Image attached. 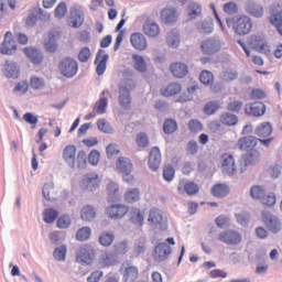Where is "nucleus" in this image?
<instances>
[{"label": "nucleus", "mask_w": 282, "mask_h": 282, "mask_svg": "<svg viewBox=\"0 0 282 282\" xmlns=\"http://www.w3.org/2000/svg\"><path fill=\"white\" fill-rule=\"evenodd\" d=\"M161 20L164 23H175L177 21V11L169 8L163 9L161 11Z\"/></svg>", "instance_id": "30"}, {"label": "nucleus", "mask_w": 282, "mask_h": 282, "mask_svg": "<svg viewBox=\"0 0 282 282\" xmlns=\"http://www.w3.org/2000/svg\"><path fill=\"white\" fill-rule=\"evenodd\" d=\"M99 263L101 268H111V265L116 263V261L113 260V254L109 252H104L101 254Z\"/></svg>", "instance_id": "50"}, {"label": "nucleus", "mask_w": 282, "mask_h": 282, "mask_svg": "<svg viewBox=\"0 0 282 282\" xmlns=\"http://www.w3.org/2000/svg\"><path fill=\"white\" fill-rule=\"evenodd\" d=\"M188 129L192 131V133H199L204 131V124L197 119H192L188 122Z\"/></svg>", "instance_id": "56"}, {"label": "nucleus", "mask_w": 282, "mask_h": 282, "mask_svg": "<svg viewBox=\"0 0 282 282\" xmlns=\"http://www.w3.org/2000/svg\"><path fill=\"white\" fill-rule=\"evenodd\" d=\"M245 10L249 17H253L254 19H261L265 14L263 7L252 1L247 2Z\"/></svg>", "instance_id": "21"}, {"label": "nucleus", "mask_w": 282, "mask_h": 282, "mask_svg": "<svg viewBox=\"0 0 282 282\" xmlns=\"http://www.w3.org/2000/svg\"><path fill=\"white\" fill-rule=\"evenodd\" d=\"M43 196L47 202H54L56 199V187L54 184H45L43 187Z\"/></svg>", "instance_id": "45"}, {"label": "nucleus", "mask_w": 282, "mask_h": 282, "mask_svg": "<svg viewBox=\"0 0 282 282\" xmlns=\"http://www.w3.org/2000/svg\"><path fill=\"white\" fill-rule=\"evenodd\" d=\"M97 127L99 131H102L104 133H111V131H113L111 124L106 119H99L97 121Z\"/></svg>", "instance_id": "60"}, {"label": "nucleus", "mask_w": 282, "mask_h": 282, "mask_svg": "<svg viewBox=\"0 0 282 282\" xmlns=\"http://www.w3.org/2000/svg\"><path fill=\"white\" fill-rule=\"evenodd\" d=\"M230 193V187L226 184H216L212 188V194L214 197H226Z\"/></svg>", "instance_id": "40"}, {"label": "nucleus", "mask_w": 282, "mask_h": 282, "mask_svg": "<svg viewBox=\"0 0 282 282\" xmlns=\"http://www.w3.org/2000/svg\"><path fill=\"white\" fill-rule=\"evenodd\" d=\"M226 24L232 28L237 36H246L252 32L253 23L252 18L241 14L226 19Z\"/></svg>", "instance_id": "1"}, {"label": "nucleus", "mask_w": 282, "mask_h": 282, "mask_svg": "<svg viewBox=\"0 0 282 282\" xmlns=\"http://www.w3.org/2000/svg\"><path fill=\"white\" fill-rule=\"evenodd\" d=\"M251 100H264L268 98V93L261 88H254L250 94Z\"/></svg>", "instance_id": "57"}, {"label": "nucleus", "mask_w": 282, "mask_h": 282, "mask_svg": "<svg viewBox=\"0 0 282 282\" xmlns=\"http://www.w3.org/2000/svg\"><path fill=\"white\" fill-rule=\"evenodd\" d=\"M130 221L134 224V226L142 227L144 225V213L139 208H134L131 210Z\"/></svg>", "instance_id": "39"}, {"label": "nucleus", "mask_w": 282, "mask_h": 282, "mask_svg": "<svg viewBox=\"0 0 282 282\" xmlns=\"http://www.w3.org/2000/svg\"><path fill=\"white\" fill-rule=\"evenodd\" d=\"M30 84L32 89H43L45 87V80L36 76L31 77Z\"/></svg>", "instance_id": "63"}, {"label": "nucleus", "mask_w": 282, "mask_h": 282, "mask_svg": "<svg viewBox=\"0 0 282 282\" xmlns=\"http://www.w3.org/2000/svg\"><path fill=\"white\" fill-rule=\"evenodd\" d=\"M259 144V139L254 135L242 137L238 140L237 147L240 151H254Z\"/></svg>", "instance_id": "12"}, {"label": "nucleus", "mask_w": 282, "mask_h": 282, "mask_svg": "<svg viewBox=\"0 0 282 282\" xmlns=\"http://www.w3.org/2000/svg\"><path fill=\"white\" fill-rule=\"evenodd\" d=\"M262 220L264 221L265 226L269 227L271 232H279L281 230V221L279 218L268 212L262 213Z\"/></svg>", "instance_id": "17"}, {"label": "nucleus", "mask_w": 282, "mask_h": 282, "mask_svg": "<svg viewBox=\"0 0 282 282\" xmlns=\"http://www.w3.org/2000/svg\"><path fill=\"white\" fill-rule=\"evenodd\" d=\"M182 93V85L180 83H171L165 88L161 89V96L171 98V96H177Z\"/></svg>", "instance_id": "25"}, {"label": "nucleus", "mask_w": 282, "mask_h": 282, "mask_svg": "<svg viewBox=\"0 0 282 282\" xmlns=\"http://www.w3.org/2000/svg\"><path fill=\"white\" fill-rule=\"evenodd\" d=\"M106 193L110 199H116L120 195V185L116 182H110L106 185Z\"/></svg>", "instance_id": "43"}, {"label": "nucleus", "mask_w": 282, "mask_h": 282, "mask_svg": "<svg viewBox=\"0 0 282 282\" xmlns=\"http://www.w3.org/2000/svg\"><path fill=\"white\" fill-rule=\"evenodd\" d=\"M218 241L226 246H239L243 241V236L235 229H227L218 235Z\"/></svg>", "instance_id": "5"}, {"label": "nucleus", "mask_w": 282, "mask_h": 282, "mask_svg": "<svg viewBox=\"0 0 282 282\" xmlns=\"http://www.w3.org/2000/svg\"><path fill=\"white\" fill-rule=\"evenodd\" d=\"M171 252H173L171 246H169L166 242H161L155 246L153 257L155 261H165V259H169Z\"/></svg>", "instance_id": "15"}, {"label": "nucleus", "mask_w": 282, "mask_h": 282, "mask_svg": "<svg viewBox=\"0 0 282 282\" xmlns=\"http://www.w3.org/2000/svg\"><path fill=\"white\" fill-rule=\"evenodd\" d=\"M53 257L56 261H65L67 257V247L65 245L55 248L53 251Z\"/></svg>", "instance_id": "53"}, {"label": "nucleus", "mask_w": 282, "mask_h": 282, "mask_svg": "<svg viewBox=\"0 0 282 282\" xmlns=\"http://www.w3.org/2000/svg\"><path fill=\"white\" fill-rule=\"evenodd\" d=\"M130 43L137 52H144L149 47V43L147 42V37L141 32L132 33L130 36Z\"/></svg>", "instance_id": "13"}, {"label": "nucleus", "mask_w": 282, "mask_h": 282, "mask_svg": "<svg viewBox=\"0 0 282 282\" xmlns=\"http://www.w3.org/2000/svg\"><path fill=\"white\" fill-rule=\"evenodd\" d=\"M124 23H127V21L122 19L116 26V32H119V33L117 35L116 43L113 46L115 52H118L120 50V46L122 45V41H124V31H120L122 30V28H124Z\"/></svg>", "instance_id": "32"}, {"label": "nucleus", "mask_w": 282, "mask_h": 282, "mask_svg": "<svg viewBox=\"0 0 282 282\" xmlns=\"http://www.w3.org/2000/svg\"><path fill=\"white\" fill-rule=\"evenodd\" d=\"M123 200L126 204H135L140 202V188L134 187L127 189L123 194Z\"/></svg>", "instance_id": "28"}, {"label": "nucleus", "mask_w": 282, "mask_h": 282, "mask_svg": "<svg viewBox=\"0 0 282 282\" xmlns=\"http://www.w3.org/2000/svg\"><path fill=\"white\" fill-rule=\"evenodd\" d=\"M17 52V42H14V37L12 32L8 31L4 34V40L0 46V54H6L7 56H12Z\"/></svg>", "instance_id": "9"}, {"label": "nucleus", "mask_w": 282, "mask_h": 282, "mask_svg": "<svg viewBox=\"0 0 282 282\" xmlns=\"http://www.w3.org/2000/svg\"><path fill=\"white\" fill-rule=\"evenodd\" d=\"M119 102L123 109H129V107H131V95L126 87L120 88Z\"/></svg>", "instance_id": "36"}, {"label": "nucleus", "mask_w": 282, "mask_h": 282, "mask_svg": "<svg viewBox=\"0 0 282 282\" xmlns=\"http://www.w3.org/2000/svg\"><path fill=\"white\" fill-rule=\"evenodd\" d=\"M58 69L65 78H74L78 74V61L74 57L66 56L58 62Z\"/></svg>", "instance_id": "2"}, {"label": "nucleus", "mask_w": 282, "mask_h": 282, "mask_svg": "<svg viewBox=\"0 0 282 282\" xmlns=\"http://www.w3.org/2000/svg\"><path fill=\"white\" fill-rule=\"evenodd\" d=\"M148 221H150L152 226H162V223L164 221V216L162 215V210L151 209Z\"/></svg>", "instance_id": "35"}, {"label": "nucleus", "mask_w": 282, "mask_h": 282, "mask_svg": "<svg viewBox=\"0 0 282 282\" xmlns=\"http://www.w3.org/2000/svg\"><path fill=\"white\" fill-rule=\"evenodd\" d=\"M248 45L256 52H259V54H265L267 56L271 54L270 44H268L265 36L261 33L252 34L248 39Z\"/></svg>", "instance_id": "4"}, {"label": "nucleus", "mask_w": 282, "mask_h": 282, "mask_svg": "<svg viewBox=\"0 0 282 282\" xmlns=\"http://www.w3.org/2000/svg\"><path fill=\"white\" fill-rule=\"evenodd\" d=\"M83 221H94L96 219V209L93 206L86 205L80 210Z\"/></svg>", "instance_id": "38"}, {"label": "nucleus", "mask_w": 282, "mask_h": 282, "mask_svg": "<svg viewBox=\"0 0 282 282\" xmlns=\"http://www.w3.org/2000/svg\"><path fill=\"white\" fill-rule=\"evenodd\" d=\"M63 158L68 166L74 169V166H76V147L67 145L63 151Z\"/></svg>", "instance_id": "23"}, {"label": "nucleus", "mask_w": 282, "mask_h": 282, "mask_svg": "<svg viewBox=\"0 0 282 282\" xmlns=\"http://www.w3.org/2000/svg\"><path fill=\"white\" fill-rule=\"evenodd\" d=\"M170 69L175 78H184L188 74V66L181 62L171 64Z\"/></svg>", "instance_id": "22"}, {"label": "nucleus", "mask_w": 282, "mask_h": 282, "mask_svg": "<svg viewBox=\"0 0 282 282\" xmlns=\"http://www.w3.org/2000/svg\"><path fill=\"white\" fill-rule=\"evenodd\" d=\"M263 206H274L276 204V195L274 193L264 194L260 200Z\"/></svg>", "instance_id": "58"}, {"label": "nucleus", "mask_w": 282, "mask_h": 282, "mask_svg": "<svg viewBox=\"0 0 282 282\" xmlns=\"http://www.w3.org/2000/svg\"><path fill=\"white\" fill-rule=\"evenodd\" d=\"M61 39V32L58 31H51L48 33V37L44 40V47L46 52L54 53L56 50H58V44H56V41Z\"/></svg>", "instance_id": "19"}, {"label": "nucleus", "mask_w": 282, "mask_h": 282, "mask_svg": "<svg viewBox=\"0 0 282 282\" xmlns=\"http://www.w3.org/2000/svg\"><path fill=\"white\" fill-rule=\"evenodd\" d=\"M116 165L119 173H122L127 184H133V182H135V177L131 174L133 173V163H131V159L121 156L117 160Z\"/></svg>", "instance_id": "3"}, {"label": "nucleus", "mask_w": 282, "mask_h": 282, "mask_svg": "<svg viewBox=\"0 0 282 282\" xmlns=\"http://www.w3.org/2000/svg\"><path fill=\"white\" fill-rule=\"evenodd\" d=\"M89 237H91V228H89V227H83V228L78 229V231L76 234L77 241H87V239H89Z\"/></svg>", "instance_id": "55"}, {"label": "nucleus", "mask_w": 282, "mask_h": 282, "mask_svg": "<svg viewBox=\"0 0 282 282\" xmlns=\"http://www.w3.org/2000/svg\"><path fill=\"white\" fill-rule=\"evenodd\" d=\"M269 22L273 28H275L276 32L282 36V15L281 13L272 14L269 18Z\"/></svg>", "instance_id": "47"}, {"label": "nucleus", "mask_w": 282, "mask_h": 282, "mask_svg": "<svg viewBox=\"0 0 282 282\" xmlns=\"http://www.w3.org/2000/svg\"><path fill=\"white\" fill-rule=\"evenodd\" d=\"M242 107L243 102L239 100H232L227 104L228 111H231L232 113H239Z\"/></svg>", "instance_id": "59"}, {"label": "nucleus", "mask_w": 282, "mask_h": 282, "mask_svg": "<svg viewBox=\"0 0 282 282\" xmlns=\"http://www.w3.org/2000/svg\"><path fill=\"white\" fill-rule=\"evenodd\" d=\"M45 224H54L58 218V212L53 208H47L43 213Z\"/></svg>", "instance_id": "49"}, {"label": "nucleus", "mask_w": 282, "mask_h": 282, "mask_svg": "<svg viewBox=\"0 0 282 282\" xmlns=\"http://www.w3.org/2000/svg\"><path fill=\"white\" fill-rule=\"evenodd\" d=\"M199 80L200 83H203V85H210V83L215 80V77L213 76V73L208 70H203L200 73Z\"/></svg>", "instance_id": "62"}, {"label": "nucleus", "mask_w": 282, "mask_h": 282, "mask_svg": "<svg viewBox=\"0 0 282 282\" xmlns=\"http://www.w3.org/2000/svg\"><path fill=\"white\" fill-rule=\"evenodd\" d=\"M142 32L145 34V36H148V39H158L162 30L155 20L148 19L142 25Z\"/></svg>", "instance_id": "10"}, {"label": "nucleus", "mask_w": 282, "mask_h": 282, "mask_svg": "<svg viewBox=\"0 0 282 282\" xmlns=\"http://www.w3.org/2000/svg\"><path fill=\"white\" fill-rule=\"evenodd\" d=\"M107 111V98L101 97L95 105L93 113L88 115L86 118H96V116H102Z\"/></svg>", "instance_id": "26"}, {"label": "nucleus", "mask_w": 282, "mask_h": 282, "mask_svg": "<svg viewBox=\"0 0 282 282\" xmlns=\"http://www.w3.org/2000/svg\"><path fill=\"white\" fill-rule=\"evenodd\" d=\"M178 193H186L189 196L197 195L199 193V185L191 181H180L177 186Z\"/></svg>", "instance_id": "16"}, {"label": "nucleus", "mask_w": 282, "mask_h": 282, "mask_svg": "<svg viewBox=\"0 0 282 282\" xmlns=\"http://www.w3.org/2000/svg\"><path fill=\"white\" fill-rule=\"evenodd\" d=\"M113 239H116V236L112 232H104L99 237V243L107 248L113 243Z\"/></svg>", "instance_id": "52"}, {"label": "nucleus", "mask_w": 282, "mask_h": 282, "mask_svg": "<svg viewBox=\"0 0 282 282\" xmlns=\"http://www.w3.org/2000/svg\"><path fill=\"white\" fill-rule=\"evenodd\" d=\"M250 113L254 118H261V116L265 115V104L261 101H256L250 106Z\"/></svg>", "instance_id": "37"}, {"label": "nucleus", "mask_w": 282, "mask_h": 282, "mask_svg": "<svg viewBox=\"0 0 282 282\" xmlns=\"http://www.w3.org/2000/svg\"><path fill=\"white\" fill-rule=\"evenodd\" d=\"M250 195L252 199H258L261 202L262 197L265 195V188L261 185L252 186L250 189Z\"/></svg>", "instance_id": "51"}, {"label": "nucleus", "mask_w": 282, "mask_h": 282, "mask_svg": "<svg viewBox=\"0 0 282 282\" xmlns=\"http://www.w3.org/2000/svg\"><path fill=\"white\" fill-rule=\"evenodd\" d=\"M164 133L171 134L177 131V122L173 119H166L163 124Z\"/></svg>", "instance_id": "54"}, {"label": "nucleus", "mask_w": 282, "mask_h": 282, "mask_svg": "<svg viewBox=\"0 0 282 282\" xmlns=\"http://www.w3.org/2000/svg\"><path fill=\"white\" fill-rule=\"evenodd\" d=\"M221 160L223 173H226V175H235V172L237 171V163H235V156H232V154L225 153L223 154Z\"/></svg>", "instance_id": "14"}, {"label": "nucleus", "mask_w": 282, "mask_h": 282, "mask_svg": "<svg viewBox=\"0 0 282 282\" xmlns=\"http://www.w3.org/2000/svg\"><path fill=\"white\" fill-rule=\"evenodd\" d=\"M256 135L258 138H270L272 135V123L262 122L256 128Z\"/></svg>", "instance_id": "29"}, {"label": "nucleus", "mask_w": 282, "mask_h": 282, "mask_svg": "<svg viewBox=\"0 0 282 282\" xmlns=\"http://www.w3.org/2000/svg\"><path fill=\"white\" fill-rule=\"evenodd\" d=\"M200 48L203 54L213 55L217 54L221 50V42L217 39H208L202 42Z\"/></svg>", "instance_id": "11"}, {"label": "nucleus", "mask_w": 282, "mask_h": 282, "mask_svg": "<svg viewBox=\"0 0 282 282\" xmlns=\"http://www.w3.org/2000/svg\"><path fill=\"white\" fill-rule=\"evenodd\" d=\"M122 273V282H137L140 276V270L130 261L123 262L120 268Z\"/></svg>", "instance_id": "6"}, {"label": "nucleus", "mask_w": 282, "mask_h": 282, "mask_svg": "<svg viewBox=\"0 0 282 282\" xmlns=\"http://www.w3.org/2000/svg\"><path fill=\"white\" fill-rule=\"evenodd\" d=\"M220 78L224 83H232V80L239 78V73L235 68H227L223 70Z\"/></svg>", "instance_id": "41"}, {"label": "nucleus", "mask_w": 282, "mask_h": 282, "mask_svg": "<svg viewBox=\"0 0 282 282\" xmlns=\"http://www.w3.org/2000/svg\"><path fill=\"white\" fill-rule=\"evenodd\" d=\"M67 14V3L59 2L55 8V17L56 19H63Z\"/></svg>", "instance_id": "61"}, {"label": "nucleus", "mask_w": 282, "mask_h": 282, "mask_svg": "<svg viewBox=\"0 0 282 282\" xmlns=\"http://www.w3.org/2000/svg\"><path fill=\"white\" fill-rule=\"evenodd\" d=\"M220 107H221V104H219V101L212 100L205 105L204 113L206 116H213V115L217 113V111H219Z\"/></svg>", "instance_id": "44"}, {"label": "nucleus", "mask_w": 282, "mask_h": 282, "mask_svg": "<svg viewBox=\"0 0 282 282\" xmlns=\"http://www.w3.org/2000/svg\"><path fill=\"white\" fill-rule=\"evenodd\" d=\"M220 124H224L225 127H235L237 122H239V119L237 116L230 113V112H223L219 117Z\"/></svg>", "instance_id": "34"}, {"label": "nucleus", "mask_w": 282, "mask_h": 282, "mask_svg": "<svg viewBox=\"0 0 282 282\" xmlns=\"http://www.w3.org/2000/svg\"><path fill=\"white\" fill-rule=\"evenodd\" d=\"M187 14L189 19H197L202 15V6L197 2H189L187 6Z\"/></svg>", "instance_id": "42"}, {"label": "nucleus", "mask_w": 282, "mask_h": 282, "mask_svg": "<svg viewBox=\"0 0 282 282\" xmlns=\"http://www.w3.org/2000/svg\"><path fill=\"white\" fill-rule=\"evenodd\" d=\"M160 164H162V152H160V148L153 147L149 155V167L151 171H158Z\"/></svg>", "instance_id": "18"}, {"label": "nucleus", "mask_w": 282, "mask_h": 282, "mask_svg": "<svg viewBox=\"0 0 282 282\" xmlns=\"http://www.w3.org/2000/svg\"><path fill=\"white\" fill-rule=\"evenodd\" d=\"M70 23L73 28H80L85 23V15L78 9H74L70 12Z\"/></svg>", "instance_id": "33"}, {"label": "nucleus", "mask_w": 282, "mask_h": 282, "mask_svg": "<svg viewBox=\"0 0 282 282\" xmlns=\"http://www.w3.org/2000/svg\"><path fill=\"white\" fill-rule=\"evenodd\" d=\"M96 257V250L91 248L89 245H85L80 247L78 252L76 253L77 263H85L86 265H91L94 263V259Z\"/></svg>", "instance_id": "8"}, {"label": "nucleus", "mask_w": 282, "mask_h": 282, "mask_svg": "<svg viewBox=\"0 0 282 282\" xmlns=\"http://www.w3.org/2000/svg\"><path fill=\"white\" fill-rule=\"evenodd\" d=\"M132 59L134 61V69L144 74V72H147V62L144 61V57L134 54L132 55Z\"/></svg>", "instance_id": "46"}, {"label": "nucleus", "mask_w": 282, "mask_h": 282, "mask_svg": "<svg viewBox=\"0 0 282 282\" xmlns=\"http://www.w3.org/2000/svg\"><path fill=\"white\" fill-rule=\"evenodd\" d=\"M129 206L124 204H112L106 207V215L109 219L120 220L129 215Z\"/></svg>", "instance_id": "7"}, {"label": "nucleus", "mask_w": 282, "mask_h": 282, "mask_svg": "<svg viewBox=\"0 0 282 282\" xmlns=\"http://www.w3.org/2000/svg\"><path fill=\"white\" fill-rule=\"evenodd\" d=\"M135 142L138 147H140L141 149H144L149 147V137L147 135V133L141 132L137 135Z\"/></svg>", "instance_id": "64"}, {"label": "nucleus", "mask_w": 282, "mask_h": 282, "mask_svg": "<svg viewBox=\"0 0 282 282\" xmlns=\"http://www.w3.org/2000/svg\"><path fill=\"white\" fill-rule=\"evenodd\" d=\"M107 61H109V55H107L105 51L99 50L95 59V64L97 65L96 72L98 76H102L107 70Z\"/></svg>", "instance_id": "20"}, {"label": "nucleus", "mask_w": 282, "mask_h": 282, "mask_svg": "<svg viewBox=\"0 0 282 282\" xmlns=\"http://www.w3.org/2000/svg\"><path fill=\"white\" fill-rule=\"evenodd\" d=\"M167 45L170 47H178L180 46V33L176 30L170 31L167 33Z\"/></svg>", "instance_id": "48"}, {"label": "nucleus", "mask_w": 282, "mask_h": 282, "mask_svg": "<svg viewBox=\"0 0 282 282\" xmlns=\"http://www.w3.org/2000/svg\"><path fill=\"white\" fill-rule=\"evenodd\" d=\"M24 54H26L30 62L34 63V65H39L43 62V55L40 53L39 50L32 47L24 48Z\"/></svg>", "instance_id": "31"}, {"label": "nucleus", "mask_w": 282, "mask_h": 282, "mask_svg": "<svg viewBox=\"0 0 282 282\" xmlns=\"http://www.w3.org/2000/svg\"><path fill=\"white\" fill-rule=\"evenodd\" d=\"M242 160L245 162V166H254V164H259V160H261V152L259 150H250L247 152Z\"/></svg>", "instance_id": "24"}, {"label": "nucleus", "mask_w": 282, "mask_h": 282, "mask_svg": "<svg viewBox=\"0 0 282 282\" xmlns=\"http://www.w3.org/2000/svg\"><path fill=\"white\" fill-rule=\"evenodd\" d=\"M3 74L7 78H19V65L12 61H7Z\"/></svg>", "instance_id": "27"}]
</instances>
